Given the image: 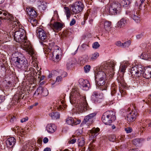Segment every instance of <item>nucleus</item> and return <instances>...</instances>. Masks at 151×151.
<instances>
[{"mask_svg":"<svg viewBox=\"0 0 151 151\" xmlns=\"http://www.w3.org/2000/svg\"><path fill=\"white\" fill-rule=\"evenodd\" d=\"M12 28H10L9 30L17 29L15 33L14 39L17 42L21 44V47L24 50L28 52L29 54L32 56L34 54L33 49L29 42L27 40L26 36L25 31L23 29L21 28V26L19 22H14L12 24Z\"/></svg>","mask_w":151,"mask_h":151,"instance_id":"1","label":"nucleus"},{"mask_svg":"<svg viewBox=\"0 0 151 151\" xmlns=\"http://www.w3.org/2000/svg\"><path fill=\"white\" fill-rule=\"evenodd\" d=\"M71 104H76V111L78 114L82 113L88 110L89 106L85 96H80L76 91H73L70 97Z\"/></svg>","mask_w":151,"mask_h":151,"instance_id":"2","label":"nucleus"},{"mask_svg":"<svg viewBox=\"0 0 151 151\" xmlns=\"http://www.w3.org/2000/svg\"><path fill=\"white\" fill-rule=\"evenodd\" d=\"M116 62L113 60L110 62H104L100 67L97 68L95 72V79L106 78V74L111 77L114 73V66Z\"/></svg>","mask_w":151,"mask_h":151,"instance_id":"3","label":"nucleus"},{"mask_svg":"<svg viewBox=\"0 0 151 151\" xmlns=\"http://www.w3.org/2000/svg\"><path fill=\"white\" fill-rule=\"evenodd\" d=\"M143 68L140 65L135 66L132 67L130 70L132 76L135 78L143 76L147 79L151 78V68H146L144 69L143 71Z\"/></svg>","mask_w":151,"mask_h":151,"instance_id":"4","label":"nucleus"},{"mask_svg":"<svg viewBox=\"0 0 151 151\" xmlns=\"http://www.w3.org/2000/svg\"><path fill=\"white\" fill-rule=\"evenodd\" d=\"M14 62V65L17 68L21 69L25 72L31 73V70L33 69L32 67H29V64L27 59L22 55L15 58Z\"/></svg>","mask_w":151,"mask_h":151,"instance_id":"5","label":"nucleus"},{"mask_svg":"<svg viewBox=\"0 0 151 151\" xmlns=\"http://www.w3.org/2000/svg\"><path fill=\"white\" fill-rule=\"evenodd\" d=\"M121 5L117 2L108 4L106 7L105 11L108 14L115 15L120 11Z\"/></svg>","mask_w":151,"mask_h":151,"instance_id":"6","label":"nucleus"},{"mask_svg":"<svg viewBox=\"0 0 151 151\" xmlns=\"http://www.w3.org/2000/svg\"><path fill=\"white\" fill-rule=\"evenodd\" d=\"M115 114V113L112 111H106L102 117L103 122L106 125H110L116 119Z\"/></svg>","mask_w":151,"mask_h":151,"instance_id":"7","label":"nucleus"},{"mask_svg":"<svg viewBox=\"0 0 151 151\" xmlns=\"http://www.w3.org/2000/svg\"><path fill=\"white\" fill-rule=\"evenodd\" d=\"M84 5L82 3L81 1H78L74 4L70 5V10L72 13L73 14H78L81 12L83 8Z\"/></svg>","mask_w":151,"mask_h":151,"instance_id":"8","label":"nucleus"},{"mask_svg":"<svg viewBox=\"0 0 151 151\" xmlns=\"http://www.w3.org/2000/svg\"><path fill=\"white\" fill-rule=\"evenodd\" d=\"M0 17L2 19H5L9 20L10 21V24H9V27L10 28H12V23L14 21H13L14 19V17L11 14H9L7 12L4 10L0 11ZM19 22L18 20L15 21Z\"/></svg>","mask_w":151,"mask_h":151,"instance_id":"9","label":"nucleus"},{"mask_svg":"<svg viewBox=\"0 0 151 151\" xmlns=\"http://www.w3.org/2000/svg\"><path fill=\"white\" fill-rule=\"evenodd\" d=\"M0 17L2 19H5L9 20L10 21V24H9V27L10 28H12V23L14 21H13L14 19V17L11 14H9L7 12L4 10L0 11ZM19 22L18 20L15 21Z\"/></svg>","mask_w":151,"mask_h":151,"instance_id":"10","label":"nucleus"},{"mask_svg":"<svg viewBox=\"0 0 151 151\" xmlns=\"http://www.w3.org/2000/svg\"><path fill=\"white\" fill-rule=\"evenodd\" d=\"M106 78L95 79L97 87L98 86L101 90H106L107 88V84L105 82Z\"/></svg>","mask_w":151,"mask_h":151,"instance_id":"11","label":"nucleus"},{"mask_svg":"<svg viewBox=\"0 0 151 151\" xmlns=\"http://www.w3.org/2000/svg\"><path fill=\"white\" fill-rule=\"evenodd\" d=\"M37 36L41 41H45L47 37V34L41 28H38L36 30Z\"/></svg>","mask_w":151,"mask_h":151,"instance_id":"12","label":"nucleus"},{"mask_svg":"<svg viewBox=\"0 0 151 151\" xmlns=\"http://www.w3.org/2000/svg\"><path fill=\"white\" fill-rule=\"evenodd\" d=\"M54 72L55 73H56L57 72L60 75L56 77L55 81L58 84L60 83L62 81L63 78L67 76V73L61 70H57Z\"/></svg>","mask_w":151,"mask_h":151,"instance_id":"13","label":"nucleus"},{"mask_svg":"<svg viewBox=\"0 0 151 151\" xmlns=\"http://www.w3.org/2000/svg\"><path fill=\"white\" fill-rule=\"evenodd\" d=\"M137 114L138 113L136 111H128L126 119L129 122H133L135 120Z\"/></svg>","mask_w":151,"mask_h":151,"instance_id":"14","label":"nucleus"},{"mask_svg":"<svg viewBox=\"0 0 151 151\" xmlns=\"http://www.w3.org/2000/svg\"><path fill=\"white\" fill-rule=\"evenodd\" d=\"M79 83L81 87L82 88L83 90H88L90 86L89 81L87 80L80 79L79 80Z\"/></svg>","mask_w":151,"mask_h":151,"instance_id":"15","label":"nucleus"},{"mask_svg":"<svg viewBox=\"0 0 151 151\" xmlns=\"http://www.w3.org/2000/svg\"><path fill=\"white\" fill-rule=\"evenodd\" d=\"M96 115L95 113H93L86 116L84 118L83 122H84L85 124H91L93 122V118Z\"/></svg>","mask_w":151,"mask_h":151,"instance_id":"16","label":"nucleus"},{"mask_svg":"<svg viewBox=\"0 0 151 151\" xmlns=\"http://www.w3.org/2000/svg\"><path fill=\"white\" fill-rule=\"evenodd\" d=\"M81 122L80 120L77 119H74L71 117H68L66 119V123L69 125L74 126L79 124Z\"/></svg>","mask_w":151,"mask_h":151,"instance_id":"17","label":"nucleus"},{"mask_svg":"<svg viewBox=\"0 0 151 151\" xmlns=\"http://www.w3.org/2000/svg\"><path fill=\"white\" fill-rule=\"evenodd\" d=\"M130 17L137 23H139L140 21V17L137 15V12L134 10L132 11L129 14Z\"/></svg>","mask_w":151,"mask_h":151,"instance_id":"18","label":"nucleus"},{"mask_svg":"<svg viewBox=\"0 0 151 151\" xmlns=\"http://www.w3.org/2000/svg\"><path fill=\"white\" fill-rule=\"evenodd\" d=\"M16 139L13 137H11L7 139L6 141V144L7 146L10 148L13 147L16 143Z\"/></svg>","mask_w":151,"mask_h":151,"instance_id":"19","label":"nucleus"},{"mask_svg":"<svg viewBox=\"0 0 151 151\" xmlns=\"http://www.w3.org/2000/svg\"><path fill=\"white\" fill-rule=\"evenodd\" d=\"M140 57L145 60H147L149 58H151V48L147 49L145 52L141 55Z\"/></svg>","mask_w":151,"mask_h":151,"instance_id":"20","label":"nucleus"},{"mask_svg":"<svg viewBox=\"0 0 151 151\" xmlns=\"http://www.w3.org/2000/svg\"><path fill=\"white\" fill-rule=\"evenodd\" d=\"M63 24L61 23L58 22H55V23L52 24H50V26L53 29L57 30H61L62 28Z\"/></svg>","mask_w":151,"mask_h":151,"instance_id":"21","label":"nucleus"},{"mask_svg":"<svg viewBox=\"0 0 151 151\" xmlns=\"http://www.w3.org/2000/svg\"><path fill=\"white\" fill-rule=\"evenodd\" d=\"M56 127L53 124L50 123L47 124L46 127V129L49 133H53L56 130Z\"/></svg>","mask_w":151,"mask_h":151,"instance_id":"22","label":"nucleus"},{"mask_svg":"<svg viewBox=\"0 0 151 151\" xmlns=\"http://www.w3.org/2000/svg\"><path fill=\"white\" fill-rule=\"evenodd\" d=\"M92 97L93 99H94L95 102H99L100 101H99L103 98L102 94L101 95L99 93L96 91H94L93 93Z\"/></svg>","mask_w":151,"mask_h":151,"instance_id":"23","label":"nucleus"},{"mask_svg":"<svg viewBox=\"0 0 151 151\" xmlns=\"http://www.w3.org/2000/svg\"><path fill=\"white\" fill-rule=\"evenodd\" d=\"M118 81L119 83V87L122 88L127 89V84L125 82L124 80V78L123 76H120L118 77L117 78Z\"/></svg>","mask_w":151,"mask_h":151,"instance_id":"24","label":"nucleus"},{"mask_svg":"<svg viewBox=\"0 0 151 151\" xmlns=\"http://www.w3.org/2000/svg\"><path fill=\"white\" fill-rule=\"evenodd\" d=\"M27 11L30 18H35L37 16L36 11L32 8H27Z\"/></svg>","mask_w":151,"mask_h":151,"instance_id":"25","label":"nucleus"},{"mask_svg":"<svg viewBox=\"0 0 151 151\" xmlns=\"http://www.w3.org/2000/svg\"><path fill=\"white\" fill-rule=\"evenodd\" d=\"M57 48L53 51V55H55V58L57 60H60V57L62 54V51L59 47H57Z\"/></svg>","mask_w":151,"mask_h":151,"instance_id":"26","label":"nucleus"},{"mask_svg":"<svg viewBox=\"0 0 151 151\" xmlns=\"http://www.w3.org/2000/svg\"><path fill=\"white\" fill-rule=\"evenodd\" d=\"M126 89L125 88H120V87L119 86V93H117L116 95L118 100H120L122 96L126 94Z\"/></svg>","mask_w":151,"mask_h":151,"instance_id":"27","label":"nucleus"},{"mask_svg":"<svg viewBox=\"0 0 151 151\" xmlns=\"http://www.w3.org/2000/svg\"><path fill=\"white\" fill-rule=\"evenodd\" d=\"M127 19L125 18H122L118 22L117 26L119 28H122L126 25Z\"/></svg>","mask_w":151,"mask_h":151,"instance_id":"28","label":"nucleus"},{"mask_svg":"<svg viewBox=\"0 0 151 151\" xmlns=\"http://www.w3.org/2000/svg\"><path fill=\"white\" fill-rule=\"evenodd\" d=\"M78 145L79 148L85 147V141L84 138L83 137H80L77 139Z\"/></svg>","mask_w":151,"mask_h":151,"instance_id":"29","label":"nucleus"},{"mask_svg":"<svg viewBox=\"0 0 151 151\" xmlns=\"http://www.w3.org/2000/svg\"><path fill=\"white\" fill-rule=\"evenodd\" d=\"M100 131V129L98 128H93L90 130V133L91 134V136L92 137H95L99 134L98 132Z\"/></svg>","mask_w":151,"mask_h":151,"instance_id":"30","label":"nucleus"},{"mask_svg":"<svg viewBox=\"0 0 151 151\" xmlns=\"http://www.w3.org/2000/svg\"><path fill=\"white\" fill-rule=\"evenodd\" d=\"M45 4V2L44 1H41L40 0L38 1L37 5L38 8L41 10H45L46 8V5Z\"/></svg>","mask_w":151,"mask_h":151,"instance_id":"31","label":"nucleus"},{"mask_svg":"<svg viewBox=\"0 0 151 151\" xmlns=\"http://www.w3.org/2000/svg\"><path fill=\"white\" fill-rule=\"evenodd\" d=\"M99 56V53L95 52L89 55L90 60L91 61H94L97 59Z\"/></svg>","mask_w":151,"mask_h":151,"instance_id":"32","label":"nucleus"},{"mask_svg":"<svg viewBox=\"0 0 151 151\" xmlns=\"http://www.w3.org/2000/svg\"><path fill=\"white\" fill-rule=\"evenodd\" d=\"M49 116L52 119H59L60 117V114L58 112H52L49 114Z\"/></svg>","mask_w":151,"mask_h":151,"instance_id":"33","label":"nucleus"},{"mask_svg":"<svg viewBox=\"0 0 151 151\" xmlns=\"http://www.w3.org/2000/svg\"><path fill=\"white\" fill-rule=\"evenodd\" d=\"M28 21L33 27L36 26L37 23V20L35 18H29L28 19Z\"/></svg>","mask_w":151,"mask_h":151,"instance_id":"34","label":"nucleus"},{"mask_svg":"<svg viewBox=\"0 0 151 151\" xmlns=\"http://www.w3.org/2000/svg\"><path fill=\"white\" fill-rule=\"evenodd\" d=\"M117 86L115 84H112L111 88V93L112 96H113L114 94L116 92Z\"/></svg>","mask_w":151,"mask_h":151,"instance_id":"35","label":"nucleus"},{"mask_svg":"<svg viewBox=\"0 0 151 151\" xmlns=\"http://www.w3.org/2000/svg\"><path fill=\"white\" fill-rule=\"evenodd\" d=\"M111 24L110 22L106 21L104 23V27L106 30L108 31L110 28Z\"/></svg>","mask_w":151,"mask_h":151,"instance_id":"36","label":"nucleus"},{"mask_svg":"<svg viewBox=\"0 0 151 151\" xmlns=\"http://www.w3.org/2000/svg\"><path fill=\"white\" fill-rule=\"evenodd\" d=\"M131 42L130 40L127 41L124 43H122V47L124 48H126L129 47V46L131 45Z\"/></svg>","mask_w":151,"mask_h":151,"instance_id":"37","label":"nucleus"},{"mask_svg":"<svg viewBox=\"0 0 151 151\" xmlns=\"http://www.w3.org/2000/svg\"><path fill=\"white\" fill-rule=\"evenodd\" d=\"M130 3V1L129 0H123L122 1V4L123 6L124 7L128 6Z\"/></svg>","mask_w":151,"mask_h":151,"instance_id":"38","label":"nucleus"},{"mask_svg":"<svg viewBox=\"0 0 151 151\" xmlns=\"http://www.w3.org/2000/svg\"><path fill=\"white\" fill-rule=\"evenodd\" d=\"M127 66L125 65H123L120 68L119 71L121 73L122 75H123L125 72Z\"/></svg>","mask_w":151,"mask_h":151,"instance_id":"39","label":"nucleus"},{"mask_svg":"<svg viewBox=\"0 0 151 151\" xmlns=\"http://www.w3.org/2000/svg\"><path fill=\"white\" fill-rule=\"evenodd\" d=\"M42 92V96H47L48 94V91L46 88H43Z\"/></svg>","mask_w":151,"mask_h":151,"instance_id":"40","label":"nucleus"},{"mask_svg":"<svg viewBox=\"0 0 151 151\" xmlns=\"http://www.w3.org/2000/svg\"><path fill=\"white\" fill-rule=\"evenodd\" d=\"M31 142H27L25 144V146L24 147V149L27 151H28L30 146L31 145Z\"/></svg>","mask_w":151,"mask_h":151,"instance_id":"41","label":"nucleus"},{"mask_svg":"<svg viewBox=\"0 0 151 151\" xmlns=\"http://www.w3.org/2000/svg\"><path fill=\"white\" fill-rule=\"evenodd\" d=\"M132 142L133 144L136 145L140 143V139L139 138L135 139L132 140Z\"/></svg>","mask_w":151,"mask_h":151,"instance_id":"42","label":"nucleus"},{"mask_svg":"<svg viewBox=\"0 0 151 151\" xmlns=\"http://www.w3.org/2000/svg\"><path fill=\"white\" fill-rule=\"evenodd\" d=\"M82 131L81 130H77L75 132V134L76 136H77L78 137V138L80 137H82L81 136Z\"/></svg>","mask_w":151,"mask_h":151,"instance_id":"43","label":"nucleus"},{"mask_svg":"<svg viewBox=\"0 0 151 151\" xmlns=\"http://www.w3.org/2000/svg\"><path fill=\"white\" fill-rule=\"evenodd\" d=\"M84 71L85 73H88L89 72L91 69V66L89 65H85L84 68Z\"/></svg>","mask_w":151,"mask_h":151,"instance_id":"44","label":"nucleus"},{"mask_svg":"<svg viewBox=\"0 0 151 151\" xmlns=\"http://www.w3.org/2000/svg\"><path fill=\"white\" fill-rule=\"evenodd\" d=\"M83 60L84 63L86 62H91L90 60L89 55V56L88 55H85L83 58Z\"/></svg>","mask_w":151,"mask_h":151,"instance_id":"45","label":"nucleus"},{"mask_svg":"<svg viewBox=\"0 0 151 151\" xmlns=\"http://www.w3.org/2000/svg\"><path fill=\"white\" fill-rule=\"evenodd\" d=\"M143 101H145L146 103L148 105L151 104V95H150L148 99L146 100H143Z\"/></svg>","mask_w":151,"mask_h":151,"instance_id":"46","label":"nucleus"},{"mask_svg":"<svg viewBox=\"0 0 151 151\" xmlns=\"http://www.w3.org/2000/svg\"><path fill=\"white\" fill-rule=\"evenodd\" d=\"M100 46V45L98 42H95L92 45L93 47L95 49L98 48Z\"/></svg>","mask_w":151,"mask_h":151,"instance_id":"47","label":"nucleus"},{"mask_svg":"<svg viewBox=\"0 0 151 151\" xmlns=\"http://www.w3.org/2000/svg\"><path fill=\"white\" fill-rule=\"evenodd\" d=\"M116 139V137L114 135H111L109 136V140L112 142H114Z\"/></svg>","mask_w":151,"mask_h":151,"instance_id":"48","label":"nucleus"},{"mask_svg":"<svg viewBox=\"0 0 151 151\" xmlns=\"http://www.w3.org/2000/svg\"><path fill=\"white\" fill-rule=\"evenodd\" d=\"M125 130L127 133H131L132 131V129L131 127H129L125 129Z\"/></svg>","mask_w":151,"mask_h":151,"instance_id":"49","label":"nucleus"},{"mask_svg":"<svg viewBox=\"0 0 151 151\" xmlns=\"http://www.w3.org/2000/svg\"><path fill=\"white\" fill-rule=\"evenodd\" d=\"M73 64V63L71 60H69L67 64V68L68 69H69L70 66Z\"/></svg>","mask_w":151,"mask_h":151,"instance_id":"50","label":"nucleus"},{"mask_svg":"<svg viewBox=\"0 0 151 151\" xmlns=\"http://www.w3.org/2000/svg\"><path fill=\"white\" fill-rule=\"evenodd\" d=\"M94 147L91 145L86 151H94Z\"/></svg>","mask_w":151,"mask_h":151,"instance_id":"51","label":"nucleus"},{"mask_svg":"<svg viewBox=\"0 0 151 151\" xmlns=\"http://www.w3.org/2000/svg\"><path fill=\"white\" fill-rule=\"evenodd\" d=\"M115 45L116 46L119 47H122V43L120 41H118L115 42Z\"/></svg>","mask_w":151,"mask_h":151,"instance_id":"52","label":"nucleus"},{"mask_svg":"<svg viewBox=\"0 0 151 151\" xmlns=\"http://www.w3.org/2000/svg\"><path fill=\"white\" fill-rule=\"evenodd\" d=\"M35 144V142L33 144L31 143V145L30 146L28 150V151H32L34 147H35V145H34Z\"/></svg>","mask_w":151,"mask_h":151,"instance_id":"53","label":"nucleus"},{"mask_svg":"<svg viewBox=\"0 0 151 151\" xmlns=\"http://www.w3.org/2000/svg\"><path fill=\"white\" fill-rule=\"evenodd\" d=\"M40 91V89L37 88V90L35 91V93L34 94V95L38 96L39 95V91Z\"/></svg>","mask_w":151,"mask_h":151,"instance_id":"54","label":"nucleus"},{"mask_svg":"<svg viewBox=\"0 0 151 151\" xmlns=\"http://www.w3.org/2000/svg\"><path fill=\"white\" fill-rule=\"evenodd\" d=\"M28 117H26L25 118H23L20 121L22 123H23V122H25L27 121L28 120Z\"/></svg>","mask_w":151,"mask_h":151,"instance_id":"55","label":"nucleus"},{"mask_svg":"<svg viewBox=\"0 0 151 151\" xmlns=\"http://www.w3.org/2000/svg\"><path fill=\"white\" fill-rule=\"evenodd\" d=\"M16 117L14 116H11V117L10 121L11 122H13L16 120Z\"/></svg>","mask_w":151,"mask_h":151,"instance_id":"56","label":"nucleus"},{"mask_svg":"<svg viewBox=\"0 0 151 151\" xmlns=\"http://www.w3.org/2000/svg\"><path fill=\"white\" fill-rule=\"evenodd\" d=\"M76 20L74 19H73L70 22V25L72 26L75 24Z\"/></svg>","mask_w":151,"mask_h":151,"instance_id":"57","label":"nucleus"},{"mask_svg":"<svg viewBox=\"0 0 151 151\" xmlns=\"http://www.w3.org/2000/svg\"><path fill=\"white\" fill-rule=\"evenodd\" d=\"M65 9L66 11V14H70V11L69 9V8L67 7H65Z\"/></svg>","mask_w":151,"mask_h":151,"instance_id":"58","label":"nucleus"},{"mask_svg":"<svg viewBox=\"0 0 151 151\" xmlns=\"http://www.w3.org/2000/svg\"><path fill=\"white\" fill-rule=\"evenodd\" d=\"M141 2V4H139V8L141 9L142 8V5H144V3L145 0H140Z\"/></svg>","mask_w":151,"mask_h":151,"instance_id":"59","label":"nucleus"},{"mask_svg":"<svg viewBox=\"0 0 151 151\" xmlns=\"http://www.w3.org/2000/svg\"><path fill=\"white\" fill-rule=\"evenodd\" d=\"M5 100L4 96H0V103L3 102Z\"/></svg>","mask_w":151,"mask_h":151,"instance_id":"60","label":"nucleus"},{"mask_svg":"<svg viewBox=\"0 0 151 151\" xmlns=\"http://www.w3.org/2000/svg\"><path fill=\"white\" fill-rule=\"evenodd\" d=\"M76 140L77 139H76L73 138L71 139L70 142L71 144H73L76 142Z\"/></svg>","mask_w":151,"mask_h":151,"instance_id":"61","label":"nucleus"},{"mask_svg":"<svg viewBox=\"0 0 151 151\" xmlns=\"http://www.w3.org/2000/svg\"><path fill=\"white\" fill-rule=\"evenodd\" d=\"M143 35L142 34H139L138 35H137L136 36V37L138 39H139L143 37Z\"/></svg>","mask_w":151,"mask_h":151,"instance_id":"62","label":"nucleus"},{"mask_svg":"<svg viewBox=\"0 0 151 151\" xmlns=\"http://www.w3.org/2000/svg\"><path fill=\"white\" fill-rule=\"evenodd\" d=\"M37 88L40 89V91H39V95L40 94L41 95H42V89L43 88L42 87H39Z\"/></svg>","mask_w":151,"mask_h":151,"instance_id":"63","label":"nucleus"},{"mask_svg":"<svg viewBox=\"0 0 151 151\" xmlns=\"http://www.w3.org/2000/svg\"><path fill=\"white\" fill-rule=\"evenodd\" d=\"M43 141L45 143H47L48 141V138L47 137H45L43 139Z\"/></svg>","mask_w":151,"mask_h":151,"instance_id":"64","label":"nucleus"}]
</instances>
